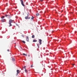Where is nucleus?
I'll return each mask as SVG.
<instances>
[{
	"instance_id": "nucleus-1",
	"label": "nucleus",
	"mask_w": 77,
	"mask_h": 77,
	"mask_svg": "<svg viewBox=\"0 0 77 77\" xmlns=\"http://www.w3.org/2000/svg\"><path fill=\"white\" fill-rule=\"evenodd\" d=\"M14 21V20H12L10 19L9 20V24L10 25L9 26V27H11V26H12V24L11 23H12L13 21Z\"/></svg>"
},
{
	"instance_id": "nucleus-2",
	"label": "nucleus",
	"mask_w": 77,
	"mask_h": 77,
	"mask_svg": "<svg viewBox=\"0 0 77 77\" xmlns=\"http://www.w3.org/2000/svg\"><path fill=\"white\" fill-rule=\"evenodd\" d=\"M25 19H26V20H29V19H30V17H29V14H28L27 16H26L25 17Z\"/></svg>"
},
{
	"instance_id": "nucleus-3",
	"label": "nucleus",
	"mask_w": 77,
	"mask_h": 77,
	"mask_svg": "<svg viewBox=\"0 0 77 77\" xmlns=\"http://www.w3.org/2000/svg\"><path fill=\"white\" fill-rule=\"evenodd\" d=\"M20 1L21 2V5L23 6H25V5H24V2H23V0H20Z\"/></svg>"
},
{
	"instance_id": "nucleus-4",
	"label": "nucleus",
	"mask_w": 77,
	"mask_h": 77,
	"mask_svg": "<svg viewBox=\"0 0 77 77\" xmlns=\"http://www.w3.org/2000/svg\"><path fill=\"white\" fill-rule=\"evenodd\" d=\"M5 17H8L9 18H11V16H10L9 15H7L6 14L5 15Z\"/></svg>"
},
{
	"instance_id": "nucleus-5",
	"label": "nucleus",
	"mask_w": 77,
	"mask_h": 77,
	"mask_svg": "<svg viewBox=\"0 0 77 77\" xmlns=\"http://www.w3.org/2000/svg\"><path fill=\"white\" fill-rule=\"evenodd\" d=\"M38 42L40 44V45H41L42 44V40L39 39L38 40Z\"/></svg>"
},
{
	"instance_id": "nucleus-6",
	"label": "nucleus",
	"mask_w": 77,
	"mask_h": 77,
	"mask_svg": "<svg viewBox=\"0 0 77 77\" xmlns=\"http://www.w3.org/2000/svg\"><path fill=\"white\" fill-rule=\"evenodd\" d=\"M26 41L27 42H29V37H28V36L26 37Z\"/></svg>"
},
{
	"instance_id": "nucleus-7",
	"label": "nucleus",
	"mask_w": 77,
	"mask_h": 77,
	"mask_svg": "<svg viewBox=\"0 0 77 77\" xmlns=\"http://www.w3.org/2000/svg\"><path fill=\"white\" fill-rule=\"evenodd\" d=\"M19 71V70H17V74H19L20 72Z\"/></svg>"
},
{
	"instance_id": "nucleus-8",
	"label": "nucleus",
	"mask_w": 77,
	"mask_h": 77,
	"mask_svg": "<svg viewBox=\"0 0 77 77\" xmlns=\"http://www.w3.org/2000/svg\"><path fill=\"white\" fill-rule=\"evenodd\" d=\"M25 72L26 73H27V72H28V71H27V69H25Z\"/></svg>"
},
{
	"instance_id": "nucleus-9",
	"label": "nucleus",
	"mask_w": 77,
	"mask_h": 77,
	"mask_svg": "<svg viewBox=\"0 0 77 77\" xmlns=\"http://www.w3.org/2000/svg\"><path fill=\"white\" fill-rule=\"evenodd\" d=\"M33 42H37V40H33Z\"/></svg>"
},
{
	"instance_id": "nucleus-10",
	"label": "nucleus",
	"mask_w": 77,
	"mask_h": 77,
	"mask_svg": "<svg viewBox=\"0 0 77 77\" xmlns=\"http://www.w3.org/2000/svg\"><path fill=\"white\" fill-rule=\"evenodd\" d=\"M23 55L24 56H27V54H25L24 53H23Z\"/></svg>"
},
{
	"instance_id": "nucleus-11",
	"label": "nucleus",
	"mask_w": 77,
	"mask_h": 77,
	"mask_svg": "<svg viewBox=\"0 0 77 77\" xmlns=\"http://www.w3.org/2000/svg\"><path fill=\"white\" fill-rule=\"evenodd\" d=\"M32 38H35V35H33L32 36Z\"/></svg>"
},
{
	"instance_id": "nucleus-12",
	"label": "nucleus",
	"mask_w": 77,
	"mask_h": 77,
	"mask_svg": "<svg viewBox=\"0 0 77 77\" xmlns=\"http://www.w3.org/2000/svg\"><path fill=\"white\" fill-rule=\"evenodd\" d=\"M36 15L37 16H39V13H37V14H36Z\"/></svg>"
},
{
	"instance_id": "nucleus-13",
	"label": "nucleus",
	"mask_w": 77,
	"mask_h": 77,
	"mask_svg": "<svg viewBox=\"0 0 77 77\" xmlns=\"http://www.w3.org/2000/svg\"><path fill=\"white\" fill-rule=\"evenodd\" d=\"M12 60H13V61H15V58H12Z\"/></svg>"
},
{
	"instance_id": "nucleus-14",
	"label": "nucleus",
	"mask_w": 77,
	"mask_h": 77,
	"mask_svg": "<svg viewBox=\"0 0 77 77\" xmlns=\"http://www.w3.org/2000/svg\"><path fill=\"white\" fill-rule=\"evenodd\" d=\"M2 21L3 23H4V22H5V20L4 19L2 20Z\"/></svg>"
},
{
	"instance_id": "nucleus-15",
	"label": "nucleus",
	"mask_w": 77,
	"mask_h": 77,
	"mask_svg": "<svg viewBox=\"0 0 77 77\" xmlns=\"http://www.w3.org/2000/svg\"><path fill=\"white\" fill-rule=\"evenodd\" d=\"M22 42H23V43H24V44H25V43H26V42H25V41H22Z\"/></svg>"
},
{
	"instance_id": "nucleus-16",
	"label": "nucleus",
	"mask_w": 77,
	"mask_h": 77,
	"mask_svg": "<svg viewBox=\"0 0 77 77\" xmlns=\"http://www.w3.org/2000/svg\"><path fill=\"white\" fill-rule=\"evenodd\" d=\"M23 68H24V69H26V66H25L24 67H23Z\"/></svg>"
},
{
	"instance_id": "nucleus-17",
	"label": "nucleus",
	"mask_w": 77,
	"mask_h": 77,
	"mask_svg": "<svg viewBox=\"0 0 77 77\" xmlns=\"http://www.w3.org/2000/svg\"><path fill=\"white\" fill-rule=\"evenodd\" d=\"M5 18V17L4 16H3L1 18H2V19H3V18Z\"/></svg>"
},
{
	"instance_id": "nucleus-18",
	"label": "nucleus",
	"mask_w": 77,
	"mask_h": 77,
	"mask_svg": "<svg viewBox=\"0 0 77 77\" xmlns=\"http://www.w3.org/2000/svg\"><path fill=\"white\" fill-rule=\"evenodd\" d=\"M33 18H34V17H33V16H32V17H31V19L33 20Z\"/></svg>"
},
{
	"instance_id": "nucleus-19",
	"label": "nucleus",
	"mask_w": 77,
	"mask_h": 77,
	"mask_svg": "<svg viewBox=\"0 0 77 77\" xmlns=\"http://www.w3.org/2000/svg\"><path fill=\"white\" fill-rule=\"evenodd\" d=\"M37 45L38 47V48H39V44H37Z\"/></svg>"
},
{
	"instance_id": "nucleus-20",
	"label": "nucleus",
	"mask_w": 77,
	"mask_h": 77,
	"mask_svg": "<svg viewBox=\"0 0 77 77\" xmlns=\"http://www.w3.org/2000/svg\"><path fill=\"white\" fill-rule=\"evenodd\" d=\"M31 68H32V67H33V65H31Z\"/></svg>"
},
{
	"instance_id": "nucleus-21",
	"label": "nucleus",
	"mask_w": 77,
	"mask_h": 77,
	"mask_svg": "<svg viewBox=\"0 0 77 77\" xmlns=\"http://www.w3.org/2000/svg\"><path fill=\"white\" fill-rule=\"evenodd\" d=\"M40 1L41 2H42V1H44V0H40Z\"/></svg>"
},
{
	"instance_id": "nucleus-22",
	"label": "nucleus",
	"mask_w": 77,
	"mask_h": 77,
	"mask_svg": "<svg viewBox=\"0 0 77 77\" xmlns=\"http://www.w3.org/2000/svg\"><path fill=\"white\" fill-rule=\"evenodd\" d=\"M7 51H9V49H8L7 50Z\"/></svg>"
},
{
	"instance_id": "nucleus-23",
	"label": "nucleus",
	"mask_w": 77,
	"mask_h": 77,
	"mask_svg": "<svg viewBox=\"0 0 77 77\" xmlns=\"http://www.w3.org/2000/svg\"><path fill=\"white\" fill-rule=\"evenodd\" d=\"M73 66H74V65H75V64H72Z\"/></svg>"
},
{
	"instance_id": "nucleus-24",
	"label": "nucleus",
	"mask_w": 77,
	"mask_h": 77,
	"mask_svg": "<svg viewBox=\"0 0 77 77\" xmlns=\"http://www.w3.org/2000/svg\"><path fill=\"white\" fill-rule=\"evenodd\" d=\"M28 56H29V57H30V55H28Z\"/></svg>"
},
{
	"instance_id": "nucleus-25",
	"label": "nucleus",
	"mask_w": 77,
	"mask_h": 77,
	"mask_svg": "<svg viewBox=\"0 0 77 77\" xmlns=\"http://www.w3.org/2000/svg\"><path fill=\"white\" fill-rule=\"evenodd\" d=\"M20 47L21 48H21V46H20Z\"/></svg>"
},
{
	"instance_id": "nucleus-26",
	"label": "nucleus",
	"mask_w": 77,
	"mask_h": 77,
	"mask_svg": "<svg viewBox=\"0 0 77 77\" xmlns=\"http://www.w3.org/2000/svg\"><path fill=\"white\" fill-rule=\"evenodd\" d=\"M23 69H22V70H23Z\"/></svg>"
},
{
	"instance_id": "nucleus-27",
	"label": "nucleus",
	"mask_w": 77,
	"mask_h": 77,
	"mask_svg": "<svg viewBox=\"0 0 77 77\" xmlns=\"http://www.w3.org/2000/svg\"><path fill=\"white\" fill-rule=\"evenodd\" d=\"M6 4H8V3H7Z\"/></svg>"
},
{
	"instance_id": "nucleus-28",
	"label": "nucleus",
	"mask_w": 77,
	"mask_h": 77,
	"mask_svg": "<svg viewBox=\"0 0 77 77\" xmlns=\"http://www.w3.org/2000/svg\"><path fill=\"white\" fill-rule=\"evenodd\" d=\"M23 37H24V36H23Z\"/></svg>"
}]
</instances>
